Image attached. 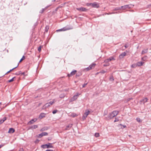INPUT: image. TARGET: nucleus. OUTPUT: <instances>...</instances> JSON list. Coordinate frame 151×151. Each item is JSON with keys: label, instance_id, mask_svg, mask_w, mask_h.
Segmentation results:
<instances>
[{"label": "nucleus", "instance_id": "7c9ffc66", "mask_svg": "<svg viewBox=\"0 0 151 151\" xmlns=\"http://www.w3.org/2000/svg\"><path fill=\"white\" fill-rule=\"evenodd\" d=\"M99 134L98 133H95V136L96 137H98L99 136Z\"/></svg>", "mask_w": 151, "mask_h": 151}, {"label": "nucleus", "instance_id": "aec40b11", "mask_svg": "<svg viewBox=\"0 0 151 151\" xmlns=\"http://www.w3.org/2000/svg\"><path fill=\"white\" fill-rule=\"evenodd\" d=\"M119 112L118 111H113L112 113L115 116L118 114Z\"/></svg>", "mask_w": 151, "mask_h": 151}, {"label": "nucleus", "instance_id": "f3484780", "mask_svg": "<svg viewBox=\"0 0 151 151\" xmlns=\"http://www.w3.org/2000/svg\"><path fill=\"white\" fill-rule=\"evenodd\" d=\"M38 126L37 125H34L31 126H29V129H35L37 128Z\"/></svg>", "mask_w": 151, "mask_h": 151}, {"label": "nucleus", "instance_id": "a19ab883", "mask_svg": "<svg viewBox=\"0 0 151 151\" xmlns=\"http://www.w3.org/2000/svg\"><path fill=\"white\" fill-rule=\"evenodd\" d=\"M91 3H87L86 4V5L87 6H91Z\"/></svg>", "mask_w": 151, "mask_h": 151}, {"label": "nucleus", "instance_id": "20e7f679", "mask_svg": "<svg viewBox=\"0 0 151 151\" xmlns=\"http://www.w3.org/2000/svg\"><path fill=\"white\" fill-rule=\"evenodd\" d=\"M55 102V99H53L51 101H50L49 102L46 103L45 106L46 107H47L50 106V105H52Z\"/></svg>", "mask_w": 151, "mask_h": 151}, {"label": "nucleus", "instance_id": "c03bdc74", "mask_svg": "<svg viewBox=\"0 0 151 151\" xmlns=\"http://www.w3.org/2000/svg\"><path fill=\"white\" fill-rule=\"evenodd\" d=\"M128 46H129V44L128 43L126 44L124 46V47H125V48H127L128 47Z\"/></svg>", "mask_w": 151, "mask_h": 151}, {"label": "nucleus", "instance_id": "37998d69", "mask_svg": "<svg viewBox=\"0 0 151 151\" xmlns=\"http://www.w3.org/2000/svg\"><path fill=\"white\" fill-rule=\"evenodd\" d=\"M6 117H4L1 120H2L4 122L6 120Z\"/></svg>", "mask_w": 151, "mask_h": 151}, {"label": "nucleus", "instance_id": "4be33fe9", "mask_svg": "<svg viewBox=\"0 0 151 151\" xmlns=\"http://www.w3.org/2000/svg\"><path fill=\"white\" fill-rule=\"evenodd\" d=\"M148 49H145L144 50H143L142 52V54H144L146 53H147V52Z\"/></svg>", "mask_w": 151, "mask_h": 151}, {"label": "nucleus", "instance_id": "2eb2a0df", "mask_svg": "<svg viewBox=\"0 0 151 151\" xmlns=\"http://www.w3.org/2000/svg\"><path fill=\"white\" fill-rule=\"evenodd\" d=\"M114 117H115V116L113 114L112 112L110 113L108 116V118L109 119H111Z\"/></svg>", "mask_w": 151, "mask_h": 151}, {"label": "nucleus", "instance_id": "423d86ee", "mask_svg": "<svg viewBox=\"0 0 151 151\" xmlns=\"http://www.w3.org/2000/svg\"><path fill=\"white\" fill-rule=\"evenodd\" d=\"M80 94H79L78 93H76V94L74 95L71 99V101H74L76 100L79 95H80Z\"/></svg>", "mask_w": 151, "mask_h": 151}, {"label": "nucleus", "instance_id": "f704fd0d", "mask_svg": "<svg viewBox=\"0 0 151 151\" xmlns=\"http://www.w3.org/2000/svg\"><path fill=\"white\" fill-rule=\"evenodd\" d=\"M25 58V57L24 56H23L22 58L20 59V60L19 61V63L21 62L22 60H24Z\"/></svg>", "mask_w": 151, "mask_h": 151}, {"label": "nucleus", "instance_id": "9b49d317", "mask_svg": "<svg viewBox=\"0 0 151 151\" xmlns=\"http://www.w3.org/2000/svg\"><path fill=\"white\" fill-rule=\"evenodd\" d=\"M126 53L125 52L122 53V54L119 55V58L120 59L123 58L124 56H126Z\"/></svg>", "mask_w": 151, "mask_h": 151}, {"label": "nucleus", "instance_id": "864d4df0", "mask_svg": "<svg viewBox=\"0 0 151 151\" xmlns=\"http://www.w3.org/2000/svg\"><path fill=\"white\" fill-rule=\"evenodd\" d=\"M118 13L117 12H111V13H110V14H115V13Z\"/></svg>", "mask_w": 151, "mask_h": 151}, {"label": "nucleus", "instance_id": "4c0bfd02", "mask_svg": "<svg viewBox=\"0 0 151 151\" xmlns=\"http://www.w3.org/2000/svg\"><path fill=\"white\" fill-rule=\"evenodd\" d=\"M136 120H137V121L138 122H142L141 120H140V118H137L136 119Z\"/></svg>", "mask_w": 151, "mask_h": 151}, {"label": "nucleus", "instance_id": "c85d7f7f", "mask_svg": "<svg viewBox=\"0 0 151 151\" xmlns=\"http://www.w3.org/2000/svg\"><path fill=\"white\" fill-rule=\"evenodd\" d=\"M49 29V26H47V25L46 27H45V32H47L48 31V30Z\"/></svg>", "mask_w": 151, "mask_h": 151}, {"label": "nucleus", "instance_id": "79ce46f5", "mask_svg": "<svg viewBox=\"0 0 151 151\" xmlns=\"http://www.w3.org/2000/svg\"><path fill=\"white\" fill-rule=\"evenodd\" d=\"M109 62V61H108L107 59H106L104 61V62L106 63H109L108 62Z\"/></svg>", "mask_w": 151, "mask_h": 151}, {"label": "nucleus", "instance_id": "393cba45", "mask_svg": "<svg viewBox=\"0 0 151 151\" xmlns=\"http://www.w3.org/2000/svg\"><path fill=\"white\" fill-rule=\"evenodd\" d=\"M47 9V7H46L45 9H42L40 10V12L41 13H42L44 12V11Z\"/></svg>", "mask_w": 151, "mask_h": 151}, {"label": "nucleus", "instance_id": "4d7b16f0", "mask_svg": "<svg viewBox=\"0 0 151 151\" xmlns=\"http://www.w3.org/2000/svg\"><path fill=\"white\" fill-rule=\"evenodd\" d=\"M122 126L124 128H125L126 127V125H123Z\"/></svg>", "mask_w": 151, "mask_h": 151}, {"label": "nucleus", "instance_id": "2f4dec72", "mask_svg": "<svg viewBox=\"0 0 151 151\" xmlns=\"http://www.w3.org/2000/svg\"><path fill=\"white\" fill-rule=\"evenodd\" d=\"M109 80L111 81H113L114 80V78L113 76H110L109 78Z\"/></svg>", "mask_w": 151, "mask_h": 151}, {"label": "nucleus", "instance_id": "09e8293b", "mask_svg": "<svg viewBox=\"0 0 151 151\" xmlns=\"http://www.w3.org/2000/svg\"><path fill=\"white\" fill-rule=\"evenodd\" d=\"M18 65H19V64L18 65H17L16 67H15V68H12V69L10 70L9 71H10V72H11V71L12 70H14V69H15V68H17L18 67Z\"/></svg>", "mask_w": 151, "mask_h": 151}, {"label": "nucleus", "instance_id": "0e129e2a", "mask_svg": "<svg viewBox=\"0 0 151 151\" xmlns=\"http://www.w3.org/2000/svg\"><path fill=\"white\" fill-rule=\"evenodd\" d=\"M131 12H134V11L133 10H131V11H130Z\"/></svg>", "mask_w": 151, "mask_h": 151}, {"label": "nucleus", "instance_id": "6e6552de", "mask_svg": "<svg viewBox=\"0 0 151 151\" xmlns=\"http://www.w3.org/2000/svg\"><path fill=\"white\" fill-rule=\"evenodd\" d=\"M90 111H87L84 114L82 117V119L83 120H84L85 119H86V118L87 117V116L88 115Z\"/></svg>", "mask_w": 151, "mask_h": 151}, {"label": "nucleus", "instance_id": "e433bc0d", "mask_svg": "<svg viewBox=\"0 0 151 151\" xmlns=\"http://www.w3.org/2000/svg\"><path fill=\"white\" fill-rule=\"evenodd\" d=\"M137 66V65H136L135 64H133L132 65H131V67L132 68H135Z\"/></svg>", "mask_w": 151, "mask_h": 151}, {"label": "nucleus", "instance_id": "5fc2aeb1", "mask_svg": "<svg viewBox=\"0 0 151 151\" xmlns=\"http://www.w3.org/2000/svg\"><path fill=\"white\" fill-rule=\"evenodd\" d=\"M45 151H53L52 150H47Z\"/></svg>", "mask_w": 151, "mask_h": 151}, {"label": "nucleus", "instance_id": "3c124183", "mask_svg": "<svg viewBox=\"0 0 151 151\" xmlns=\"http://www.w3.org/2000/svg\"><path fill=\"white\" fill-rule=\"evenodd\" d=\"M3 122H4L2 120H0V124H2Z\"/></svg>", "mask_w": 151, "mask_h": 151}, {"label": "nucleus", "instance_id": "bf43d9fd", "mask_svg": "<svg viewBox=\"0 0 151 151\" xmlns=\"http://www.w3.org/2000/svg\"><path fill=\"white\" fill-rule=\"evenodd\" d=\"M99 73H99V72H98V73H96V75H98V74H99Z\"/></svg>", "mask_w": 151, "mask_h": 151}, {"label": "nucleus", "instance_id": "ea45409f", "mask_svg": "<svg viewBox=\"0 0 151 151\" xmlns=\"http://www.w3.org/2000/svg\"><path fill=\"white\" fill-rule=\"evenodd\" d=\"M41 46H39L38 48V50L39 52H40L41 50Z\"/></svg>", "mask_w": 151, "mask_h": 151}, {"label": "nucleus", "instance_id": "ddd939ff", "mask_svg": "<svg viewBox=\"0 0 151 151\" xmlns=\"http://www.w3.org/2000/svg\"><path fill=\"white\" fill-rule=\"evenodd\" d=\"M37 119H32L29 121V124H33L35 122H36Z\"/></svg>", "mask_w": 151, "mask_h": 151}, {"label": "nucleus", "instance_id": "58836bf2", "mask_svg": "<svg viewBox=\"0 0 151 151\" xmlns=\"http://www.w3.org/2000/svg\"><path fill=\"white\" fill-rule=\"evenodd\" d=\"M15 78V77L13 78L12 79H11L9 80V82H11L13 81H14V79Z\"/></svg>", "mask_w": 151, "mask_h": 151}, {"label": "nucleus", "instance_id": "49530a36", "mask_svg": "<svg viewBox=\"0 0 151 151\" xmlns=\"http://www.w3.org/2000/svg\"><path fill=\"white\" fill-rule=\"evenodd\" d=\"M109 63H106V64H104L103 66L104 67H106L107 66H109Z\"/></svg>", "mask_w": 151, "mask_h": 151}, {"label": "nucleus", "instance_id": "f257e3e1", "mask_svg": "<svg viewBox=\"0 0 151 151\" xmlns=\"http://www.w3.org/2000/svg\"><path fill=\"white\" fill-rule=\"evenodd\" d=\"M73 28L72 26H70L68 27L67 26L63 27L61 29L57 30H56L57 32L62 31H65L68 30L72 29Z\"/></svg>", "mask_w": 151, "mask_h": 151}, {"label": "nucleus", "instance_id": "de8ad7c7", "mask_svg": "<svg viewBox=\"0 0 151 151\" xmlns=\"http://www.w3.org/2000/svg\"><path fill=\"white\" fill-rule=\"evenodd\" d=\"M119 121V119L118 118H115V120H114V122H116L118 121Z\"/></svg>", "mask_w": 151, "mask_h": 151}, {"label": "nucleus", "instance_id": "4468645a", "mask_svg": "<svg viewBox=\"0 0 151 151\" xmlns=\"http://www.w3.org/2000/svg\"><path fill=\"white\" fill-rule=\"evenodd\" d=\"M52 143H49L48 144H46V148H53V146L52 145Z\"/></svg>", "mask_w": 151, "mask_h": 151}, {"label": "nucleus", "instance_id": "5701e85b", "mask_svg": "<svg viewBox=\"0 0 151 151\" xmlns=\"http://www.w3.org/2000/svg\"><path fill=\"white\" fill-rule=\"evenodd\" d=\"M48 128L47 127H44L43 128L41 129L40 130V131L42 132L45 130H46Z\"/></svg>", "mask_w": 151, "mask_h": 151}, {"label": "nucleus", "instance_id": "0eeeda50", "mask_svg": "<svg viewBox=\"0 0 151 151\" xmlns=\"http://www.w3.org/2000/svg\"><path fill=\"white\" fill-rule=\"evenodd\" d=\"M96 64L94 63H93L89 65V67L87 68L86 69L87 70H90L94 68Z\"/></svg>", "mask_w": 151, "mask_h": 151}, {"label": "nucleus", "instance_id": "412c9836", "mask_svg": "<svg viewBox=\"0 0 151 151\" xmlns=\"http://www.w3.org/2000/svg\"><path fill=\"white\" fill-rule=\"evenodd\" d=\"M144 63L142 62H139L137 63V66H140L143 65Z\"/></svg>", "mask_w": 151, "mask_h": 151}, {"label": "nucleus", "instance_id": "bb28decb", "mask_svg": "<svg viewBox=\"0 0 151 151\" xmlns=\"http://www.w3.org/2000/svg\"><path fill=\"white\" fill-rule=\"evenodd\" d=\"M147 58V56H145L144 57L142 58V60L143 61H145Z\"/></svg>", "mask_w": 151, "mask_h": 151}, {"label": "nucleus", "instance_id": "e2e57ef3", "mask_svg": "<svg viewBox=\"0 0 151 151\" xmlns=\"http://www.w3.org/2000/svg\"><path fill=\"white\" fill-rule=\"evenodd\" d=\"M10 72V71H8V72H7L6 73H9Z\"/></svg>", "mask_w": 151, "mask_h": 151}, {"label": "nucleus", "instance_id": "9d476101", "mask_svg": "<svg viewBox=\"0 0 151 151\" xmlns=\"http://www.w3.org/2000/svg\"><path fill=\"white\" fill-rule=\"evenodd\" d=\"M48 135V133L46 132H43L39 135L38 137H41L43 136H46Z\"/></svg>", "mask_w": 151, "mask_h": 151}, {"label": "nucleus", "instance_id": "774afa93", "mask_svg": "<svg viewBox=\"0 0 151 151\" xmlns=\"http://www.w3.org/2000/svg\"><path fill=\"white\" fill-rule=\"evenodd\" d=\"M22 73L23 74V75H24V73Z\"/></svg>", "mask_w": 151, "mask_h": 151}, {"label": "nucleus", "instance_id": "a211bd4d", "mask_svg": "<svg viewBox=\"0 0 151 151\" xmlns=\"http://www.w3.org/2000/svg\"><path fill=\"white\" fill-rule=\"evenodd\" d=\"M14 132V129L13 128H10L9 129L8 131V133H13Z\"/></svg>", "mask_w": 151, "mask_h": 151}, {"label": "nucleus", "instance_id": "13d9d810", "mask_svg": "<svg viewBox=\"0 0 151 151\" xmlns=\"http://www.w3.org/2000/svg\"><path fill=\"white\" fill-rule=\"evenodd\" d=\"M19 151H23V150L22 149H20Z\"/></svg>", "mask_w": 151, "mask_h": 151}, {"label": "nucleus", "instance_id": "f8f14e48", "mask_svg": "<svg viewBox=\"0 0 151 151\" xmlns=\"http://www.w3.org/2000/svg\"><path fill=\"white\" fill-rule=\"evenodd\" d=\"M46 115V114L45 113H41L39 116V118L41 119L44 117H45V116Z\"/></svg>", "mask_w": 151, "mask_h": 151}, {"label": "nucleus", "instance_id": "680f3d73", "mask_svg": "<svg viewBox=\"0 0 151 151\" xmlns=\"http://www.w3.org/2000/svg\"><path fill=\"white\" fill-rule=\"evenodd\" d=\"M41 103H39V106H40L41 105Z\"/></svg>", "mask_w": 151, "mask_h": 151}, {"label": "nucleus", "instance_id": "a18cd8bd", "mask_svg": "<svg viewBox=\"0 0 151 151\" xmlns=\"http://www.w3.org/2000/svg\"><path fill=\"white\" fill-rule=\"evenodd\" d=\"M87 84V83H84L82 86V88H84L86 85Z\"/></svg>", "mask_w": 151, "mask_h": 151}, {"label": "nucleus", "instance_id": "8fccbe9b", "mask_svg": "<svg viewBox=\"0 0 151 151\" xmlns=\"http://www.w3.org/2000/svg\"><path fill=\"white\" fill-rule=\"evenodd\" d=\"M147 7L149 8H151V4H150L148 5L147 6Z\"/></svg>", "mask_w": 151, "mask_h": 151}, {"label": "nucleus", "instance_id": "052dcab7", "mask_svg": "<svg viewBox=\"0 0 151 151\" xmlns=\"http://www.w3.org/2000/svg\"><path fill=\"white\" fill-rule=\"evenodd\" d=\"M106 14H108V13H105V15H106Z\"/></svg>", "mask_w": 151, "mask_h": 151}, {"label": "nucleus", "instance_id": "f03ea898", "mask_svg": "<svg viewBox=\"0 0 151 151\" xmlns=\"http://www.w3.org/2000/svg\"><path fill=\"white\" fill-rule=\"evenodd\" d=\"M134 6V5L132 4L125 5L121 6L123 10H125L127 8L130 9L132 8Z\"/></svg>", "mask_w": 151, "mask_h": 151}, {"label": "nucleus", "instance_id": "69168bd1", "mask_svg": "<svg viewBox=\"0 0 151 151\" xmlns=\"http://www.w3.org/2000/svg\"><path fill=\"white\" fill-rule=\"evenodd\" d=\"M56 1V0H53V1Z\"/></svg>", "mask_w": 151, "mask_h": 151}, {"label": "nucleus", "instance_id": "6e6d98bb", "mask_svg": "<svg viewBox=\"0 0 151 151\" xmlns=\"http://www.w3.org/2000/svg\"><path fill=\"white\" fill-rule=\"evenodd\" d=\"M4 146V145H0V148H1L2 147H3Z\"/></svg>", "mask_w": 151, "mask_h": 151}, {"label": "nucleus", "instance_id": "c9c22d12", "mask_svg": "<svg viewBox=\"0 0 151 151\" xmlns=\"http://www.w3.org/2000/svg\"><path fill=\"white\" fill-rule=\"evenodd\" d=\"M58 111L57 110H53L52 111V113L53 114H55L56 113L58 112Z\"/></svg>", "mask_w": 151, "mask_h": 151}, {"label": "nucleus", "instance_id": "c756f323", "mask_svg": "<svg viewBox=\"0 0 151 151\" xmlns=\"http://www.w3.org/2000/svg\"><path fill=\"white\" fill-rule=\"evenodd\" d=\"M107 59L109 62L111 61L112 60H114V58L112 57H110L109 58Z\"/></svg>", "mask_w": 151, "mask_h": 151}, {"label": "nucleus", "instance_id": "473e14b6", "mask_svg": "<svg viewBox=\"0 0 151 151\" xmlns=\"http://www.w3.org/2000/svg\"><path fill=\"white\" fill-rule=\"evenodd\" d=\"M106 72V71H105V70H102L101 71H100L99 72V73H100L104 74V73H105Z\"/></svg>", "mask_w": 151, "mask_h": 151}, {"label": "nucleus", "instance_id": "6ab92c4d", "mask_svg": "<svg viewBox=\"0 0 151 151\" xmlns=\"http://www.w3.org/2000/svg\"><path fill=\"white\" fill-rule=\"evenodd\" d=\"M73 124H68V125H67L66 126V127L65 128V129L66 130H68L69 129V128H70L72 126Z\"/></svg>", "mask_w": 151, "mask_h": 151}, {"label": "nucleus", "instance_id": "a878e982", "mask_svg": "<svg viewBox=\"0 0 151 151\" xmlns=\"http://www.w3.org/2000/svg\"><path fill=\"white\" fill-rule=\"evenodd\" d=\"M82 75V73L81 72H79L78 73H77L76 74V77H79Z\"/></svg>", "mask_w": 151, "mask_h": 151}, {"label": "nucleus", "instance_id": "cd10ccee", "mask_svg": "<svg viewBox=\"0 0 151 151\" xmlns=\"http://www.w3.org/2000/svg\"><path fill=\"white\" fill-rule=\"evenodd\" d=\"M122 8H121V7H116V8H115V9H114V11L119 10H120Z\"/></svg>", "mask_w": 151, "mask_h": 151}, {"label": "nucleus", "instance_id": "7ed1b4c3", "mask_svg": "<svg viewBox=\"0 0 151 151\" xmlns=\"http://www.w3.org/2000/svg\"><path fill=\"white\" fill-rule=\"evenodd\" d=\"M91 6L93 8H98L99 7V4L96 2L91 3Z\"/></svg>", "mask_w": 151, "mask_h": 151}, {"label": "nucleus", "instance_id": "b1692460", "mask_svg": "<svg viewBox=\"0 0 151 151\" xmlns=\"http://www.w3.org/2000/svg\"><path fill=\"white\" fill-rule=\"evenodd\" d=\"M65 96V95L64 93H62L60 95V97L61 98H64Z\"/></svg>", "mask_w": 151, "mask_h": 151}, {"label": "nucleus", "instance_id": "72a5a7b5", "mask_svg": "<svg viewBox=\"0 0 151 151\" xmlns=\"http://www.w3.org/2000/svg\"><path fill=\"white\" fill-rule=\"evenodd\" d=\"M46 144L42 145L41 146V147L43 148H46Z\"/></svg>", "mask_w": 151, "mask_h": 151}, {"label": "nucleus", "instance_id": "39448f33", "mask_svg": "<svg viewBox=\"0 0 151 151\" xmlns=\"http://www.w3.org/2000/svg\"><path fill=\"white\" fill-rule=\"evenodd\" d=\"M77 10L80 12H87L88 11V9L86 8L83 7L80 8H76Z\"/></svg>", "mask_w": 151, "mask_h": 151}, {"label": "nucleus", "instance_id": "1a4fd4ad", "mask_svg": "<svg viewBox=\"0 0 151 151\" xmlns=\"http://www.w3.org/2000/svg\"><path fill=\"white\" fill-rule=\"evenodd\" d=\"M76 72H77V71L76 70H74L72 72H71L70 74H68V77H70L72 76L73 75H75L76 73Z\"/></svg>", "mask_w": 151, "mask_h": 151}, {"label": "nucleus", "instance_id": "338daca9", "mask_svg": "<svg viewBox=\"0 0 151 151\" xmlns=\"http://www.w3.org/2000/svg\"><path fill=\"white\" fill-rule=\"evenodd\" d=\"M1 102H0V105H1Z\"/></svg>", "mask_w": 151, "mask_h": 151}, {"label": "nucleus", "instance_id": "dca6fc26", "mask_svg": "<svg viewBox=\"0 0 151 151\" xmlns=\"http://www.w3.org/2000/svg\"><path fill=\"white\" fill-rule=\"evenodd\" d=\"M148 100V99L147 98H145L144 99H142V100L140 101V102L143 103L144 104L147 102Z\"/></svg>", "mask_w": 151, "mask_h": 151}, {"label": "nucleus", "instance_id": "603ef678", "mask_svg": "<svg viewBox=\"0 0 151 151\" xmlns=\"http://www.w3.org/2000/svg\"><path fill=\"white\" fill-rule=\"evenodd\" d=\"M51 137H49L48 138V140H51Z\"/></svg>", "mask_w": 151, "mask_h": 151}]
</instances>
